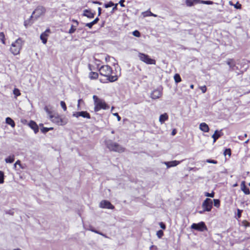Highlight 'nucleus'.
I'll list each match as a JSON object with an SVG mask.
<instances>
[{
    "mask_svg": "<svg viewBox=\"0 0 250 250\" xmlns=\"http://www.w3.org/2000/svg\"><path fill=\"white\" fill-rule=\"evenodd\" d=\"M24 42L21 38H19L13 42L10 46V51L14 55H17L20 53L22 49Z\"/></svg>",
    "mask_w": 250,
    "mask_h": 250,
    "instance_id": "7ed1b4c3",
    "label": "nucleus"
},
{
    "mask_svg": "<svg viewBox=\"0 0 250 250\" xmlns=\"http://www.w3.org/2000/svg\"><path fill=\"white\" fill-rule=\"evenodd\" d=\"M21 122L23 124H25V123L26 122V121L24 119H21Z\"/></svg>",
    "mask_w": 250,
    "mask_h": 250,
    "instance_id": "0e129e2a",
    "label": "nucleus"
},
{
    "mask_svg": "<svg viewBox=\"0 0 250 250\" xmlns=\"http://www.w3.org/2000/svg\"><path fill=\"white\" fill-rule=\"evenodd\" d=\"M99 19L98 18H96L94 21H93L92 22H93V24H95L97 23V22L99 21Z\"/></svg>",
    "mask_w": 250,
    "mask_h": 250,
    "instance_id": "864d4df0",
    "label": "nucleus"
},
{
    "mask_svg": "<svg viewBox=\"0 0 250 250\" xmlns=\"http://www.w3.org/2000/svg\"><path fill=\"white\" fill-rule=\"evenodd\" d=\"M224 155H228L229 156L231 155V151L230 149H226L224 151Z\"/></svg>",
    "mask_w": 250,
    "mask_h": 250,
    "instance_id": "ea45409f",
    "label": "nucleus"
},
{
    "mask_svg": "<svg viewBox=\"0 0 250 250\" xmlns=\"http://www.w3.org/2000/svg\"><path fill=\"white\" fill-rule=\"evenodd\" d=\"M82 102V100L81 99H79L78 100V104H77V106H78V108H79V107H80V104Z\"/></svg>",
    "mask_w": 250,
    "mask_h": 250,
    "instance_id": "13d9d810",
    "label": "nucleus"
},
{
    "mask_svg": "<svg viewBox=\"0 0 250 250\" xmlns=\"http://www.w3.org/2000/svg\"><path fill=\"white\" fill-rule=\"evenodd\" d=\"M41 130H42V132L45 133L49 131V129H48L47 127H43L41 129Z\"/></svg>",
    "mask_w": 250,
    "mask_h": 250,
    "instance_id": "c03bdc74",
    "label": "nucleus"
},
{
    "mask_svg": "<svg viewBox=\"0 0 250 250\" xmlns=\"http://www.w3.org/2000/svg\"><path fill=\"white\" fill-rule=\"evenodd\" d=\"M159 225H160V227L162 229H166V226L163 222L160 223Z\"/></svg>",
    "mask_w": 250,
    "mask_h": 250,
    "instance_id": "de8ad7c7",
    "label": "nucleus"
},
{
    "mask_svg": "<svg viewBox=\"0 0 250 250\" xmlns=\"http://www.w3.org/2000/svg\"><path fill=\"white\" fill-rule=\"evenodd\" d=\"M190 87L191 88V89H193L194 88V85L193 84H191L190 85Z\"/></svg>",
    "mask_w": 250,
    "mask_h": 250,
    "instance_id": "338daca9",
    "label": "nucleus"
},
{
    "mask_svg": "<svg viewBox=\"0 0 250 250\" xmlns=\"http://www.w3.org/2000/svg\"><path fill=\"white\" fill-rule=\"evenodd\" d=\"M45 12V9L42 6H38L32 13L31 18L35 17L36 19L43 15Z\"/></svg>",
    "mask_w": 250,
    "mask_h": 250,
    "instance_id": "0eeeda50",
    "label": "nucleus"
},
{
    "mask_svg": "<svg viewBox=\"0 0 250 250\" xmlns=\"http://www.w3.org/2000/svg\"><path fill=\"white\" fill-rule=\"evenodd\" d=\"M162 95V90L161 89H157L153 90L151 94L150 97L153 99H157L160 98Z\"/></svg>",
    "mask_w": 250,
    "mask_h": 250,
    "instance_id": "9b49d317",
    "label": "nucleus"
},
{
    "mask_svg": "<svg viewBox=\"0 0 250 250\" xmlns=\"http://www.w3.org/2000/svg\"><path fill=\"white\" fill-rule=\"evenodd\" d=\"M125 2V0H120L119 1V4L121 7H125V5L124 4V2Z\"/></svg>",
    "mask_w": 250,
    "mask_h": 250,
    "instance_id": "8fccbe9b",
    "label": "nucleus"
},
{
    "mask_svg": "<svg viewBox=\"0 0 250 250\" xmlns=\"http://www.w3.org/2000/svg\"><path fill=\"white\" fill-rule=\"evenodd\" d=\"M100 207L104 208L113 209L114 207L108 201L103 200L100 202Z\"/></svg>",
    "mask_w": 250,
    "mask_h": 250,
    "instance_id": "f8f14e48",
    "label": "nucleus"
},
{
    "mask_svg": "<svg viewBox=\"0 0 250 250\" xmlns=\"http://www.w3.org/2000/svg\"><path fill=\"white\" fill-rule=\"evenodd\" d=\"M17 165H16V163H15V164L14 165V168H16Z\"/></svg>",
    "mask_w": 250,
    "mask_h": 250,
    "instance_id": "774afa93",
    "label": "nucleus"
},
{
    "mask_svg": "<svg viewBox=\"0 0 250 250\" xmlns=\"http://www.w3.org/2000/svg\"><path fill=\"white\" fill-rule=\"evenodd\" d=\"M5 122L7 124L10 125L12 127L15 126L14 121L10 117H7L5 119Z\"/></svg>",
    "mask_w": 250,
    "mask_h": 250,
    "instance_id": "4be33fe9",
    "label": "nucleus"
},
{
    "mask_svg": "<svg viewBox=\"0 0 250 250\" xmlns=\"http://www.w3.org/2000/svg\"><path fill=\"white\" fill-rule=\"evenodd\" d=\"M72 21L75 23V25H72L68 33L69 34L73 33L76 30V27L78 25L79 22L77 20H73Z\"/></svg>",
    "mask_w": 250,
    "mask_h": 250,
    "instance_id": "6ab92c4d",
    "label": "nucleus"
},
{
    "mask_svg": "<svg viewBox=\"0 0 250 250\" xmlns=\"http://www.w3.org/2000/svg\"><path fill=\"white\" fill-rule=\"evenodd\" d=\"M227 64L229 65L230 68H233L235 66V62L232 59H229L227 62Z\"/></svg>",
    "mask_w": 250,
    "mask_h": 250,
    "instance_id": "bb28decb",
    "label": "nucleus"
},
{
    "mask_svg": "<svg viewBox=\"0 0 250 250\" xmlns=\"http://www.w3.org/2000/svg\"><path fill=\"white\" fill-rule=\"evenodd\" d=\"M168 115L167 113H164L160 116L159 122L161 124H163L166 121L168 120Z\"/></svg>",
    "mask_w": 250,
    "mask_h": 250,
    "instance_id": "412c9836",
    "label": "nucleus"
},
{
    "mask_svg": "<svg viewBox=\"0 0 250 250\" xmlns=\"http://www.w3.org/2000/svg\"><path fill=\"white\" fill-rule=\"evenodd\" d=\"M214 206L216 208H219L220 205V202L219 199H213Z\"/></svg>",
    "mask_w": 250,
    "mask_h": 250,
    "instance_id": "473e14b6",
    "label": "nucleus"
},
{
    "mask_svg": "<svg viewBox=\"0 0 250 250\" xmlns=\"http://www.w3.org/2000/svg\"><path fill=\"white\" fill-rule=\"evenodd\" d=\"M205 195L207 197H210L213 198L214 196V192H212L211 193H208V192H205Z\"/></svg>",
    "mask_w": 250,
    "mask_h": 250,
    "instance_id": "4c0bfd02",
    "label": "nucleus"
},
{
    "mask_svg": "<svg viewBox=\"0 0 250 250\" xmlns=\"http://www.w3.org/2000/svg\"><path fill=\"white\" fill-rule=\"evenodd\" d=\"M175 82L176 83H178L181 81V78L180 76L178 74H176L174 76Z\"/></svg>",
    "mask_w": 250,
    "mask_h": 250,
    "instance_id": "c756f323",
    "label": "nucleus"
},
{
    "mask_svg": "<svg viewBox=\"0 0 250 250\" xmlns=\"http://www.w3.org/2000/svg\"><path fill=\"white\" fill-rule=\"evenodd\" d=\"M203 209L207 211H210L212 208V201L209 198H206L202 203Z\"/></svg>",
    "mask_w": 250,
    "mask_h": 250,
    "instance_id": "6e6552de",
    "label": "nucleus"
},
{
    "mask_svg": "<svg viewBox=\"0 0 250 250\" xmlns=\"http://www.w3.org/2000/svg\"><path fill=\"white\" fill-rule=\"evenodd\" d=\"M153 249L156 250L157 248L155 246L152 245L151 247H150L149 250H153Z\"/></svg>",
    "mask_w": 250,
    "mask_h": 250,
    "instance_id": "4d7b16f0",
    "label": "nucleus"
},
{
    "mask_svg": "<svg viewBox=\"0 0 250 250\" xmlns=\"http://www.w3.org/2000/svg\"><path fill=\"white\" fill-rule=\"evenodd\" d=\"M245 226L246 227H250V223L247 222L246 224L245 225Z\"/></svg>",
    "mask_w": 250,
    "mask_h": 250,
    "instance_id": "bf43d9fd",
    "label": "nucleus"
},
{
    "mask_svg": "<svg viewBox=\"0 0 250 250\" xmlns=\"http://www.w3.org/2000/svg\"><path fill=\"white\" fill-rule=\"evenodd\" d=\"M234 7L235 8H236V9H240L241 8V5L240 4H239L238 2H237L235 5H234Z\"/></svg>",
    "mask_w": 250,
    "mask_h": 250,
    "instance_id": "09e8293b",
    "label": "nucleus"
},
{
    "mask_svg": "<svg viewBox=\"0 0 250 250\" xmlns=\"http://www.w3.org/2000/svg\"><path fill=\"white\" fill-rule=\"evenodd\" d=\"M117 5H118L117 3L114 4V6L112 8V12H114V11H115L117 9Z\"/></svg>",
    "mask_w": 250,
    "mask_h": 250,
    "instance_id": "5fc2aeb1",
    "label": "nucleus"
},
{
    "mask_svg": "<svg viewBox=\"0 0 250 250\" xmlns=\"http://www.w3.org/2000/svg\"><path fill=\"white\" fill-rule=\"evenodd\" d=\"M175 134H176V131H175V130H173L172 131V135H174Z\"/></svg>",
    "mask_w": 250,
    "mask_h": 250,
    "instance_id": "69168bd1",
    "label": "nucleus"
},
{
    "mask_svg": "<svg viewBox=\"0 0 250 250\" xmlns=\"http://www.w3.org/2000/svg\"><path fill=\"white\" fill-rule=\"evenodd\" d=\"M133 36L136 37H139L141 36L140 33L138 30H135L132 32Z\"/></svg>",
    "mask_w": 250,
    "mask_h": 250,
    "instance_id": "e433bc0d",
    "label": "nucleus"
},
{
    "mask_svg": "<svg viewBox=\"0 0 250 250\" xmlns=\"http://www.w3.org/2000/svg\"><path fill=\"white\" fill-rule=\"evenodd\" d=\"M241 212H242L241 210H240L239 209H237V216H238V218H240L241 215Z\"/></svg>",
    "mask_w": 250,
    "mask_h": 250,
    "instance_id": "3c124183",
    "label": "nucleus"
},
{
    "mask_svg": "<svg viewBox=\"0 0 250 250\" xmlns=\"http://www.w3.org/2000/svg\"><path fill=\"white\" fill-rule=\"evenodd\" d=\"M191 228L200 231L207 229V227L204 222H201L198 224L193 223L191 226Z\"/></svg>",
    "mask_w": 250,
    "mask_h": 250,
    "instance_id": "1a4fd4ad",
    "label": "nucleus"
},
{
    "mask_svg": "<svg viewBox=\"0 0 250 250\" xmlns=\"http://www.w3.org/2000/svg\"><path fill=\"white\" fill-rule=\"evenodd\" d=\"M206 162L208 163H210V164H217V161L216 160H214L207 159L206 160Z\"/></svg>",
    "mask_w": 250,
    "mask_h": 250,
    "instance_id": "a19ab883",
    "label": "nucleus"
},
{
    "mask_svg": "<svg viewBox=\"0 0 250 250\" xmlns=\"http://www.w3.org/2000/svg\"><path fill=\"white\" fill-rule=\"evenodd\" d=\"M157 236L159 238H161L164 235V232L162 230H159L157 232Z\"/></svg>",
    "mask_w": 250,
    "mask_h": 250,
    "instance_id": "c9c22d12",
    "label": "nucleus"
},
{
    "mask_svg": "<svg viewBox=\"0 0 250 250\" xmlns=\"http://www.w3.org/2000/svg\"><path fill=\"white\" fill-rule=\"evenodd\" d=\"M32 19V18H31L30 17L29 19L24 21V25L26 28H27L29 26H30L32 24L33 22L31 21Z\"/></svg>",
    "mask_w": 250,
    "mask_h": 250,
    "instance_id": "a878e982",
    "label": "nucleus"
},
{
    "mask_svg": "<svg viewBox=\"0 0 250 250\" xmlns=\"http://www.w3.org/2000/svg\"><path fill=\"white\" fill-rule=\"evenodd\" d=\"M200 89L202 91L203 93H205L207 91V87L205 85L200 86Z\"/></svg>",
    "mask_w": 250,
    "mask_h": 250,
    "instance_id": "79ce46f5",
    "label": "nucleus"
},
{
    "mask_svg": "<svg viewBox=\"0 0 250 250\" xmlns=\"http://www.w3.org/2000/svg\"><path fill=\"white\" fill-rule=\"evenodd\" d=\"M89 230L90 231H91L92 232H95L96 233H97V234H98V233H99V231H97L96 229H92V228L90 229Z\"/></svg>",
    "mask_w": 250,
    "mask_h": 250,
    "instance_id": "6e6d98bb",
    "label": "nucleus"
},
{
    "mask_svg": "<svg viewBox=\"0 0 250 250\" xmlns=\"http://www.w3.org/2000/svg\"><path fill=\"white\" fill-rule=\"evenodd\" d=\"M199 3L202 4H212L213 3V1L210 0H199Z\"/></svg>",
    "mask_w": 250,
    "mask_h": 250,
    "instance_id": "7c9ffc66",
    "label": "nucleus"
},
{
    "mask_svg": "<svg viewBox=\"0 0 250 250\" xmlns=\"http://www.w3.org/2000/svg\"><path fill=\"white\" fill-rule=\"evenodd\" d=\"M50 33V30L47 29L43 33H42L40 36V39L42 41V42L45 44L47 42V38Z\"/></svg>",
    "mask_w": 250,
    "mask_h": 250,
    "instance_id": "4468645a",
    "label": "nucleus"
},
{
    "mask_svg": "<svg viewBox=\"0 0 250 250\" xmlns=\"http://www.w3.org/2000/svg\"><path fill=\"white\" fill-rule=\"evenodd\" d=\"M101 13V8L100 7L98 8V15H100Z\"/></svg>",
    "mask_w": 250,
    "mask_h": 250,
    "instance_id": "e2e57ef3",
    "label": "nucleus"
},
{
    "mask_svg": "<svg viewBox=\"0 0 250 250\" xmlns=\"http://www.w3.org/2000/svg\"><path fill=\"white\" fill-rule=\"evenodd\" d=\"M98 234H100V235H102V236H104L105 237H107L106 236L105 234H103V233H102V232H101L100 231H99Z\"/></svg>",
    "mask_w": 250,
    "mask_h": 250,
    "instance_id": "680f3d73",
    "label": "nucleus"
},
{
    "mask_svg": "<svg viewBox=\"0 0 250 250\" xmlns=\"http://www.w3.org/2000/svg\"><path fill=\"white\" fill-rule=\"evenodd\" d=\"M13 93L14 95H15V98H16L18 96H20L21 94L20 90L16 88H14V89L13 90Z\"/></svg>",
    "mask_w": 250,
    "mask_h": 250,
    "instance_id": "c85d7f7f",
    "label": "nucleus"
},
{
    "mask_svg": "<svg viewBox=\"0 0 250 250\" xmlns=\"http://www.w3.org/2000/svg\"><path fill=\"white\" fill-rule=\"evenodd\" d=\"M199 129L204 132H208L209 130V128L208 125L205 123H202L199 125Z\"/></svg>",
    "mask_w": 250,
    "mask_h": 250,
    "instance_id": "2eb2a0df",
    "label": "nucleus"
},
{
    "mask_svg": "<svg viewBox=\"0 0 250 250\" xmlns=\"http://www.w3.org/2000/svg\"><path fill=\"white\" fill-rule=\"evenodd\" d=\"M60 104H61V107L63 109V110L64 111H66L67 109V107H66L65 102L63 101H61L60 103Z\"/></svg>",
    "mask_w": 250,
    "mask_h": 250,
    "instance_id": "f704fd0d",
    "label": "nucleus"
},
{
    "mask_svg": "<svg viewBox=\"0 0 250 250\" xmlns=\"http://www.w3.org/2000/svg\"><path fill=\"white\" fill-rule=\"evenodd\" d=\"M240 186L241 190L245 194L248 195L250 194V192L249 188H247V186L245 185V181H243L241 182Z\"/></svg>",
    "mask_w": 250,
    "mask_h": 250,
    "instance_id": "f3484780",
    "label": "nucleus"
},
{
    "mask_svg": "<svg viewBox=\"0 0 250 250\" xmlns=\"http://www.w3.org/2000/svg\"><path fill=\"white\" fill-rule=\"evenodd\" d=\"M222 135L221 130H215L214 133L212 135V138L213 139V143H215L216 140Z\"/></svg>",
    "mask_w": 250,
    "mask_h": 250,
    "instance_id": "a211bd4d",
    "label": "nucleus"
},
{
    "mask_svg": "<svg viewBox=\"0 0 250 250\" xmlns=\"http://www.w3.org/2000/svg\"><path fill=\"white\" fill-rule=\"evenodd\" d=\"M83 16L88 18H93L94 17V14L88 10H85L84 11Z\"/></svg>",
    "mask_w": 250,
    "mask_h": 250,
    "instance_id": "5701e85b",
    "label": "nucleus"
},
{
    "mask_svg": "<svg viewBox=\"0 0 250 250\" xmlns=\"http://www.w3.org/2000/svg\"><path fill=\"white\" fill-rule=\"evenodd\" d=\"M106 147L110 150L119 153L124 152L125 148L118 144V143L113 142L111 140H106L105 142Z\"/></svg>",
    "mask_w": 250,
    "mask_h": 250,
    "instance_id": "39448f33",
    "label": "nucleus"
},
{
    "mask_svg": "<svg viewBox=\"0 0 250 250\" xmlns=\"http://www.w3.org/2000/svg\"><path fill=\"white\" fill-rule=\"evenodd\" d=\"M101 75L107 77V80L110 82H114L117 80V75L111 76L112 70L111 67L107 65L101 66L99 69Z\"/></svg>",
    "mask_w": 250,
    "mask_h": 250,
    "instance_id": "f03ea898",
    "label": "nucleus"
},
{
    "mask_svg": "<svg viewBox=\"0 0 250 250\" xmlns=\"http://www.w3.org/2000/svg\"><path fill=\"white\" fill-rule=\"evenodd\" d=\"M28 125L31 128L35 133H37L39 131V127L37 124L33 121H30L28 124Z\"/></svg>",
    "mask_w": 250,
    "mask_h": 250,
    "instance_id": "dca6fc26",
    "label": "nucleus"
},
{
    "mask_svg": "<svg viewBox=\"0 0 250 250\" xmlns=\"http://www.w3.org/2000/svg\"><path fill=\"white\" fill-rule=\"evenodd\" d=\"M113 115L114 116H116L117 118V120L118 121H120L121 120V118L120 117V116L119 115L118 113H113Z\"/></svg>",
    "mask_w": 250,
    "mask_h": 250,
    "instance_id": "37998d69",
    "label": "nucleus"
},
{
    "mask_svg": "<svg viewBox=\"0 0 250 250\" xmlns=\"http://www.w3.org/2000/svg\"><path fill=\"white\" fill-rule=\"evenodd\" d=\"M98 77V74L96 72H91L89 74V78L91 79H96Z\"/></svg>",
    "mask_w": 250,
    "mask_h": 250,
    "instance_id": "cd10ccee",
    "label": "nucleus"
},
{
    "mask_svg": "<svg viewBox=\"0 0 250 250\" xmlns=\"http://www.w3.org/2000/svg\"><path fill=\"white\" fill-rule=\"evenodd\" d=\"M16 165H19L20 167L21 168H23V167H21V161L20 160H18L16 162Z\"/></svg>",
    "mask_w": 250,
    "mask_h": 250,
    "instance_id": "603ef678",
    "label": "nucleus"
},
{
    "mask_svg": "<svg viewBox=\"0 0 250 250\" xmlns=\"http://www.w3.org/2000/svg\"><path fill=\"white\" fill-rule=\"evenodd\" d=\"M73 116L76 118L82 117L84 118L90 119V115L87 111L75 112L73 113Z\"/></svg>",
    "mask_w": 250,
    "mask_h": 250,
    "instance_id": "9d476101",
    "label": "nucleus"
},
{
    "mask_svg": "<svg viewBox=\"0 0 250 250\" xmlns=\"http://www.w3.org/2000/svg\"><path fill=\"white\" fill-rule=\"evenodd\" d=\"M138 57L139 59L144 62L145 63L148 64H155L156 61L154 59H151L148 55L142 53H139L138 54Z\"/></svg>",
    "mask_w": 250,
    "mask_h": 250,
    "instance_id": "423d86ee",
    "label": "nucleus"
},
{
    "mask_svg": "<svg viewBox=\"0 0 250 250\" xmlns=\"http://www.w3.org/2000/svg\"><path fill=\"white\" fill-rule=\"evenodd\" d=\"M94 24H93V22H89V23H87L85 24V26L89 27V28H91L93 25H94Z\"/></svg>",
    "mask_w": 250,
    "mask_h": 250,
    "instance_id": "49530a36",
    "label": "nucleus"
},
{
    "mask_svg": "<svg viewBox=\"0 0 250 250\" xmlns=\"http://www.w3.org/2000/svg\"><path fill=\"white\" fill-rule=\"evenodd\" d=\"M205 211H207L206 210H204V209H203L202 210L199 211L198 212L200 214H203Z\"/></svg>",
    "mask_w": 250,
    "mask_h": 250,
    "instance_id": "052dcab7",
    "label": "nucleus"
},
{
    "mask_svg": "<svg viewBox=\"0 0 250 250\" xmlns=\"http://www.w3.org/2000/svg\"><path fill=\"white\" fill-rule=\"evenodd\" d=\"M93 99L94 104V111L95 112H98L101 109L106 110L109 108V106L104 100L99 98L97 96L93 95Z\"/></svg>",
    "mask_w": 250,
    "mask_h": 250,
    "instance_id": "20e7f679",
    "label": "nucleus"
},
{
    "mask_svg": "<svg viewBox=\"0 0 250 250\" xmlns=\"http://www.w3.org/2000/svg\"><path fill=\"white\" fill-rule=\"evenodd\" d=\"M114 3L112 2V1H110L108 3L105 4H104V7L105 8H108V7H111L112 6H114Z\"/></svg>",
    "mask_w": 250,
    "mask_h": 250,
    "instance_id": "58836bf2",
    "label": "nucleus"
},
{
    "mask_svg": "<svg viewBox=\"0 0 250 250\" xmlns=\"http://www.w3.org/2000/svg\"><path fill=\"white\" fill-rule=\"evenodd\" d=\"M0 41L3 44H5V36L3 32H0Z\"/></svg>",
    "mask_w": 250,
    "mask_h": 250,
    "instance_id": "2f4dec72",
    "label": "nucleus"
},
{
    "mask_svg": "<svg viewBox=\"0 0 250 250\" xmlns=\"http://www.w3.org/2000/svg\"><path fill=\"white\" fill-rule=\"evenodd\" d=\"M44 109L53 123L60 125H63L67 123L66 120L61 118L58 113L52 110V107L51 105L45 106Z\"/></svg>",
    "mask_w": 250,
    "mask_h": 250,
    "instance_id": "f257e3e1",
    "label": "nucleus"
},
{
    "mask_svg": "<svg viewBox=\"0 0 250 250\" xmlns=\"http://www.w3.org/2000/svg\"><path fill=\"white\" fill-rule=\"evenodd\" d=\"M247 136V134L245 133L244 135H240L238 136V138L240 140H243L244 138L246 137Z\"/></svg>",
    "mask_w": 250,
    "mask_h": 250,
    "instance_id": "a18cd8bd",
    "label": "nucleus"
},
{
    "mask_svg": "<svg viewBox=\"0 0 250 250\" xmlns=\"http://www.w3.org/2000/svg\"><path fill=\"white\" fill-rule=\"evenodd\" d=\"M144 17L153 16L154 17H157V15L151 12L150 11H147L143 13Z\"/></svg>",
    "mask_w": 250,
    "mask_h": 250,
    "instance_id": "393cba45",
    "label": "nucleus"
},
{
    "mask_svg": "<svg viewBox=\"0 0 250 250\" xmlns=\"http://www.w3.org/2000/svg\"><path fill=\"white\" fill-rule=\"evenodd\" d=\"M186 3L188 6H192L194 4H199V0H186Z\"/></svg>",
    "mask_w": 250,
    "mask_h": 250,
    "instance_id": "aec40b11",
    "label": "nucleus"
},
{
    "mask_svg": "<svg viewBox=\"0 0 250 250\" xmlns=\"http://www.w3.org/2000/svg\"><path fill=\"white\" fill-rule=\"evenodd\" d=\"M183 160H182L181 161H178L176 160H174L172 161L169 162H163V164H165L167 168H169L171 167H176L179 164H180L181 162H182Z\"/></svg>",
    "mask_w": 250,
    "mask_h": 250,
    "instance_id": "ddd939ff",
    "label": "nucleus"
},
{
    "mask_svg": "<svg viewBox=\"0 0 250 250\" xmlns=\"http://www.w3.org/2000/svg\"><path fill=\"white\" fill-rule=\"evenodd\" d=\"M4 182V173L2 171L0 170V184H2Z\"/></svg>",
    "mask_w": 250,
    "mask_h": 250,
    "instance_id": "72a5a7b5",
    "label": "nucleus"
},
{
    "mask_svg": "<svg viewBox=\"0 0 250 250\" xmlns=\"http://www.w3.org/2000/svg\"><path fill=\"white\" fill-rule=\"evenodd\" d=\"M15 160L14 155H10L5 159L6 163H12Z\"/></svg>",
    "mask_w": 250,
    "mask_h": 250,
    "instance_id": "b1692460",
    "label": "nucleus"
}]
</instances>
